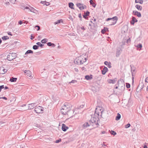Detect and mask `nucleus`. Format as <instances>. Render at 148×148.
Returning <instances> with one entry per match:
<instances>
[{"label": "nucleus", "instance_id": "a878e982", "mask_svg": "<svg viewBox=\"0 0 148 148\" xmlns=\"http://www.w3.org/2000/svg\"><path fill=\"white\" fill-rule=\"evenodd\" d=\"M135 7L138 10H141L142 9V7L141 6L139 5H136Z\"/></svg>", "mask_w": 148, "mask_h": 148}, {"label": "nucleus", "instance_id": "e2e57ef3", "mask_svg": "<svg viewBox=\"0 0 148 148\" xmlns=\"http://www.w3.org/2000/svg\"><path fill=\"white\" fill-rule=\"evenodd\" d=\"M104 64L106 65H108V64H108V62L107 61H105V62H104Z\"/></svg>", "mask_w": 148, "mask_h": 148}, {"label": "nucleus", "instance_id": "e433bc0d", "mask_svg": "<svg viewBox=\"0 0 148 148\" xmlns=\"http://www.w3.org/2000/svg\"><path fill=\"white\" fill-rule=\"evenodd\" d=\"M110 133L112 135H113L114 136L116 135V133L115 132L112 130L111 131Z\"/></svg>", "mask_w": 148, "mask_h": 148}, {"label": "nucleus", "instance_id": "393cba45", "mask_svg": "<svg viewBox=\"0 0 148 148\" xmlns=\"http://www.w3.org/2000/svg\"><path fill=\"white\" fill-rule=\"evenodd\" d=\"M90 4L93 7H95L96 4L93 2V1H92V0H90Z\"/></svg>", "mask_w": 148, "mask_h": 148}, {"label": "nucleus", "instance_id": "b1692460", "mask_svg": "<svg viewBox=\"0 0 148 148\" xmlns=\"http://www.w3.org/2000/svg\"><path fill=\"white\" fill-rule=\"evenodd\" d=\"M81 56V61H82V63H81V64H83L85 62H86L87 60V58H84V59L82 58V56Z\"/></svg>", "mask_w": 148, "mask_h": 148}, {"label": "nucleus", "instance_id": "603ef678", "mask_svg": "<svg viewBox=\"0 0 148 148\" xmlns=\"http://www.w3.org/2000/svg\"><path fill=\"white\" fill-rule=\"evenodd\" d=\"M47 44V45L49 46H51L52 45V43L51 42H48Z\"/></svg>", "mask_w": 148, "mask_h": 148}, {"label": "nucleus", "instance_id": "9b49d317", "mask_svg": "<svg viewBox=\"0 0 148 148\" xmlns=\"http://www.w3.org/2000/svg\"><path fill=\"white\" fill-rule=\"evenodd\" d=\"M117 78H115L113 79H108L107 80V82L110 84H115L117 81Z\"/></svg>", "mask_w": 148, "mask_h": 148}, {"label": "nucleus", "instance_id": "f8f14e48", "mask_svg": "<svg viewBox=\"0 0 148 148\" xmlns=\"http://www.w3.org/2000/svg\"><path fill=\"white\" fill-rule=\"evenodd\" d=\"M7 71V70L5 69L3 67H1L0 68V74H4Z\"/></svg>", "mask_w": 148, "mask_h": 148}, {"label": "nucleus", "instance_id": "7ed1b4c3", "mask_svg": "<svg viewBox=\"0 0 148 148\" xmlns=\"http://www.w3.org/2000/svg\"><path fill=\"white\" fill-rule=\"evenodd\" d=\"M103 112V110H101L99 107L96 108L95 111L94 116H98L100 115L101 116V114Z\"/></svg>", "mask_w": 148, "mask_h": 148}, {"label": "nucleus", "instance_id": "a18cd8bd", "mask_svg": "<svg viewBox=\"0 0 148 148\" xmlns=\"http://www.w3.org/2000/svg\"><path fill=\"white\" fill-rule=\"evenodd\" d=\"M126 86L127 88H129L130 87V85L129 83H126Z\"/></svg>", "mask_w": 148, "mask_h": 148}, {"label": "nucleus", "instance_id": "6e6552de", "mask_svg": "<svg viewBox=\"0 0 148 148\" xmlns=\"http://www.w3.org/2000/svg\"><path fill=\"white\" fill-rule=\"evenodd\" d=\"M75 63L78 64H81V56H80L78 58H76L74 61Z\"/></svg>", "mask_w": 148, "mask_h": 148}, {"label": "nucleus", "instance_id": "1a4fd4ad", "mask_svg": "<svg viewBox=\"0 0 148 148\" xmlns=\"http://www.w3.org/2000/svg\"><path fill=\"white\" fill-rule=\"evenodd\" d=\"M90 125H91V123H89V121L88 122H87L85 123L82 125V127L83 129H85Z\"/></svg>", "mask_w": 148, "mask_h": 148}, {"label": "nucleus", "instance_id": "49530a36", "mask_svg": "<svg viewBox=\"0 0 148 148\" xmlns=\"http://www.w3.org/2000/svg\"><path fill=\"white\" fill-rule=\"evenodd\" d=\"M4 88V86L3 85L0 86V92L1 91V89H2Z\"/></svg>", "mask_w": 148, "mask_h": 148}, {"label": "nucleus", "instance_id": "412c9836", "mask_svg": "<svg viewBox=\"0 0 148 148\" xmlns=\"http://www.w3.org/2000/svg\"><path fill=\"white\" fill-rule=\"evenodd\" d=\"M107 31H108V29L106 27H104V28L101 30V32L102 34H104Z\"/></svg>", "mask_w": 148, "mask_h": 148}, {"label": "nucleus", "instance_id": "c03bdc74", "mask_svg": "<svg viewBox=\"0 0 148 148\" xmlns=\"http://www.w3.org/2000/svg\"><path fill=\"white\" fill-rule=\"evenodd\" d=\"M36 27L38 28L37 29V31L39 30L40 29V27L38 25H36L35 27V28L36 29Z\"/></svg>", "mask_w": 148, "mask_h": 148}, {"label": "nucleus", "instance_id": "423d86ee", "mask_svg": "<svg viewBox=\"0 0 148 148\" xmlns=\"http://www.w3.org/2000/svg\"><path fill=\"white\" fill-rule=\"evenodd\" d=\"M69 111L67 110L65 106H64L62 107V109H61V112L63 114L66 115L67 112Z\"/></svg>", "mask_w": 148, "mask_h": 148}, {"label": "nucleus", "instance_id": "37998d69", "mask_svg": "<svg viewBox=\"0 0 148 148\" xmlns=\"http://www.w3.org/2000/svg\"><path fill=\"white\" fill-rule=\"evenodd\" d=\"M16 0H10V1L11 3H12L13 4L15 3V2H16Z\"/></svg>", "mask_w": 148, "mask_h": 148}, {"label": "nucleus", "instance_id": "f704fd0d", "mask_svg": "<svg viewBox=\"0 0 148 148\" xmlns=\"http://www.w3.org/2000/svg\"><path fill=\"white\" fill-rule=\"evenodd\" d=\"M33 49L34 50H36L38 49V46L37 45H34L33 46Z\"/></svg>", "mask_w": 148, "mask_h": 148}, {"label": "nucleus", "instance_id": "a211bd4d", "mask_svg": "<svg viewBox=\"0 0 148 148\" xmlns=\"http://www.w3.org/2000/svg\"><path fill=\"white\" fill-rule=\"evenodd\" d=\"M85 78L87 80H90L92 78V75H86L85 76Z\"/></svg>", "mask_w": 148, "mask_h": 148}, {"label": "nucleus", "instance_id": "bf43d9fd", "mask_svg": "<svg viewBox=\"0 0 148 148\" xmlns=\"http://www.w3.org/2000/svg\"><path fill=\"white\" fill-rule=\"evenodd\" d=\"M138 12L137 11H133V13L135 15H136L137 13V12Z\"/></svg>", "mask_w": 148, "mask_h": 148}, {"label": "nucleus", "instance_id": "aec40b11", "mask_svg": "<svg viewBox=\"0 0 148 148\" xmlns=\"http://www.w3.org/2000/svg\"><path fill=\"white\" fill-rule=\"evenodd\" d=\"M17 80V78L14 77H12L10 78V81L11 82H16Z\"/></svg>", "mask_w": 148, "mask_h": 148}, {"label": "nucleus", "instance_id": "de8ad7c7", "mask_svg": "<svg viewBox=\"0 0 148 148\" xmlns=\"http://www.w3.org/2000/svg\"><path fill=\"white\" fill-rule=\"evenodd\" d=\"M130 126V124L129 123L125 125V127L127 128L129 127Z\"/></svg>", "mask_w": 148, "mask_h": 148}, {"label": "nucleus", "instance_id": "6e6d98bb", "mask_svg": "<svg viewBox=\"0 0 148 148\" xmlns=\"http://www.w3.org/2000/svg\"><path fill=\"white\" fill-rule=\"evenodd\" d=\"M108 67L109 68H110L111 67V63H109V64H108Z\"/></svg>", "mask_w": 148, "mask_h": 148}, {"label": "nucleus", "instance_id": "c756f323", "mask_svg": "<svg viewBox=\"0 0 148 148\" xmlns=\"http://www.w3.org/2000/svg\"><path fill=\"white\" fill-rule=\"evenodd\" d=\"M33 53V51L31 50H27L26 52V53H25V55H26V54H28V53Z\"/></svg>", "mask_w": 148, "mask_h": 148}, {"label": "nucleus", "instance_id": "58836bf2", "mask_svg": "<svg viewBox=\"0 0 148 148\" xmlns=\"http://www.w3.org/2000/svg\"><path fill=\"white\" fill-rule=\"evenodd\" d=\"M138 48H141L142 47V44L140 43L138 45H137V46H136Z\"/></svg>", "mask_w": 148, "mask_h": 148}, {"label": "nucleus", "instance_id": "a19ab883", "mask_svg": "<svg viewBox=\"0 0 148 148\" xmlns=\"http://www.w3.org/2000/svg\"><path fill=\"white\" fill-rule=\"evenodd\" d=\"M137 13L136 14V15L138 17H140L141 16V14L139 12H137Z\"/></svg>", "mask_w": 148, "mask_h": 148}, {"label": "nucleus", "instance_id": "9d476101", "mask_svg": "<svg viewBox=\"0 0 148 148\" xmlns=\"http://www.w3.org/2000/svg\"><path fill=\"white\" fill-rule=\"evenodd\" d=\"M64 106H65L66 108L69 111L71 110V108L72 107L71 105L68 103H65L64 104Z\"/></svg>", "mask_w": 148, "mask_h": 148}, {"label": "nucleus", "instance_id": "09e8293b", "mask_svg": "<svg viewBox=\"0 0 148 148\" xmlns=\"http://www.w3.org/2000/svg\"><path fill=\"white\" fill-rule=\"evenodd\" d=\"M77 82V81L75 80H72L71 82L69 83H75V82Z\"/></svg>", "mask_w": 148, "mask_h": 148}, {"label": "nucleus", "instance_id": "72a5a7b5", "mask_svg": "<svg viewBox=\"0 0 148 148\" xmlns=\"http://www.w3.org/2000/svg\"><path fill=\"white\" fill-rule=\"evenodd\" d=\"M36 44L38 45L39 47H42L44 45L43 44H41L40 42H38L36 43Z\"/></svg>", "mask_w": 148, "mask_h": 148}, {"label": "nucleus", "instance_id": "8fccbe9b", "mask_svg": "<svg viewBox=\"0 0 148 148\" xmlns=\"http://www.w3.org/2000/svg\"><path fill=\"white\" fill-rule=\"evenodd\" d=\"M130 38H129L127 40V43L128 44L130 42Z\"/></svg>", "mask_w": 148, "mask_h": 148}, {"label": "nucleus", "instance_id": "4be33fe9", "mask_svg": "<svg viewBox=\"0 0 148 148\" xmlns=\"http://www.w3.org/2000/svg\"><path fill=\"white\" fill-rule=\"evenodd\" d=\"M25 9H29V10L30 11L33 12H34V11L35 10V9H34L33 8H30L29 9V8L28 7H25Z\"/></svg>", "mask_w": 148, "mask_h": 148}, {"label": "nucleus", "instance_id": "5701e85b", "mask_svg": "<svg viewBox=\"0 0 148 148\" xmlns=\"http://www.w3.org/2000/svg\"><path fill=\"white\" fill-rule=\"evenodd\" d=\"M74 5L73 3L70 2L69 3V6L71 9H74V8L73 7Z\"/></svg>", "mask_w": 148, "mask_h": 148}, {"label": "nucleus", "instance_id": "dca6fc26", "mask_svg": "<svg viewBox=\"0 0 148 148\" xmlns=\"http://www.w3.org/2000/svg\"><path fill=\"white\" fill-rule=\"evenodd\" d=\"M89 14L90 12L88 11H87L86 12L84 13V14L83 15V17L84 18L87 19V17L89 15Z\"/></svg>", "mask_w": 148, "mask_h": 148}, {"label": "nucleus", "instance_id": "f257e3e1", "mask_svg": "<svg viewBox=\"0 0 148 148\" xmlns=\"http://www.w3.org/2000/svg\"><path fill=\"white\" fill-rule=\"evenodd\" d=\"M99 120V119L97 116H94L89 121V123H91L92 126L95 127L97 126L98 125V121Z\"/></svg>", "mask_w": 148, "mask_h": 148}, {"label": "nucleus", "instance_id": "69168bd1", "mask_svg": "<svg viewBox=\"0 0 148 148\" xmlns=\"http://www.w3.org/2000/svg\"><path fill=\"white\" fill-rule=\"evenodd\" d=\"M56 45L53 43H52V45L51 46L52 47H54Z\"/></svg>", "mask_w": 148, "mask_h": 148}, {"label": "nucleus", "instance_id": "f3484780", "mask_svg": "<svg viewBox=\"0 0 148 148\" xmlns=\"http://www.w3.org/2000/svg\"><path fill=\"white\" fill-rule=\"evenodd\" d=\"M108 70V68L106 67H104L103 70H101L102 74H105Z\"/></svg>", "mask_w": 148, "mask_h": 148}, {"label": "nucleus", "instance_id": "5fc2aeb1", "mask_svg": "<svg viewBox=\"0 0 148 148\" xmlns=\"http://www.w3.org/2000/svg\"><path fill=\"white\" fill-rule=\"evenodd\" d=\"M3 99L5 100H7V98L6 97H0V99Z\"/></svg>", "mask_w": 148, "mask_h": 148}, {"label": "nucleus", "instance_id": "7c9ffc66", "mask_svg": "<svg viewBox=\"0 0 148 148\" xmlns=\"http://www.w3.org/2000/svg\"><path fill=\"white\" fill-rule=\"evenodd\" d=\"M24 73H26V74H31L32 73L31 71L29 70H26L23 71Z\"/></svg>", "mask_w": 148, "mask_h": 148}, {"label": "nucleus", "instance_id": "ddd939ff", "mask_svg": "<svg viewBox=\"0 0 148 148\" xmlns=\"http://www.w3.org/2000/svg\"><path fill=\"white\" fill-rule=\"evenodd\" d=\"M138 21L136 18L134 17H132V20L130 21L131 24L134 25L135 22H137Z\"/></svg>", "mask_w": 148, "mask_h": 148}, {"label": "nucleus", "instance_id": "0eeeda50", "mask_svg": "<svg viewBox=\"0 0 148 148\" xmlns=\"http://www.w3.org/2000/svg\"><path fill=\"white\" fill-rule=\"evenodd\" d=\"M77 6L78 7L80 10H82L86 8V6L83 4L77 3L76 4Z\"/></svg>", "mask_w": 148, "mask_h": 148}, {"label": "nucleus", "instance_id": "3c124183", "mask_svg": "<svg viewBox=\"0 0 148 148\" xmlns=\"http://www.w3.org/2000/svg\"><path fill=\"white\" fill-rule=\"evenodd\" d=\"M61 141V139H60L58 140H57L56 141V143H58Z\"/></svg>", "mask_w": 148, "mask_h": 148}, {"label": "nucleus", "instance_id": "864d4df0", "mask_svg": "<svg viewBox=\"0 0 148 148\" xmlns=\"http://www.w3.org/2000/svg\"><path fill=\"white\" fill-rule=\"evenodd\" d=\"M78 16L80 18V20H82V17L81 14H79Z\"/></svg>", "mask_w": 148, "mask_h": 148}, {"label": "nucleus", "instance_id": "0e129e2a", "mask_svg": "<svg viewBox=\"0 0 148 148\" xmlns=\"http://www.w3.org/2000/svg\"><path fill=\"white\" fill-rule=\"evenodd\" d=\"M84 107L83 105H82L80 106L79 108V109H81V108H83Z\"/></svg>", "mask_w": 148, "mask_h": 148}, {"label": "nucleus", "instance_id": "774afa93", "mask_svg": "<svg viewBox=\"0 0 148 148\" xmlns=\"http://www.w3.org/2000/svg\"><path fill=\"white\" fill-rule=\"evenodd\" d=\"M139 0H135V3H138L139 1Z\"/></svg>", "mask_w": 148, "mask_h": 148}, {"label": "nucleus", "instance_id": "052dcab7", "mask_svg": "<svg viewBox=\"0 0 148 148\" xmlns=\"http://www.w3.org/2000/svg\"><path fill=\"white\" fill-rule=\"evenodd\" d=\"M8 34L9 35H10V36H12V34L11 33V32H8Z\"/></svg>", "mask_w": 148, "mask_h": 148}, {"label": "nucleus", "instance_id": "ea45409f", "mask_svg": "<svg viewBox=\"0 0 148 148\" xmlns=\"http://www.w3.org/2000/svg\"><path fill=\"white\" fill-rule=\"evenodd\" d=\"M116 56L118 57L119 56L120 54V51L119 50H117L116 51Z\"/></svg>", "mask_w": 148, "mask_h": 148}, {"label": "nucleus", "instance_id": "39448f33", "mask_svg": "<svg viewBox=\"0 0 148 148\" xmlns=\"http://www.w3.org/2000/svg\"><path fill=\"white\" fill-rule=\"evenodd\" d=\"M43 108L40 106H36L34 109L35 111L37 113H40L43 111Z\"/></svg>", "mask_w": 148, "mask_h": 148}, {"label": "nucleus", "instance_id": "2f4dec72", "mask_svg": "<svg viewBox=\"0 0 148 148\" xmlns=\"http://www.w3.org/2000/svg\"><path fill=\"white\" fill-rule=\"evenodd\" d=\"M3 40H5L9 39V37L7 36H4L2 38Z\"/></svg>", "mask_w": 148, "mask_h": 148}, {"label": "nucleus", "instance_id": "20e7f679", "mask_svg": "<svg viewBox=\"0 0 148 148\" xmlns=\"http://www.w3.org/2000/svg\"><path fill=\"white\" fill-rule=\"evenodd\" d=\"M17 57L16 54L13 53H10L7 57L8 60L11 61L15 59Z\"/></svg>", "mask_w": 148, "mask_h": 148}, {"label": "nucleus", "instance_id": "338daca9", "mask_svg": "<svg viewBox=\"0 0 148 148\" xmlns=\"http://www.w3.org/2000/svg\"><path fill=\"white\" fill-rule=\"evenodd\" d=\"M18 23L20 24L21 25L23 23V22L21 21H19Z\"/></svg>", "mask_w": 148, "mask_h": 148}, {"label": "nucleus", "instance_id": "13d9d810", "mask_svg": "<svg viewBox=\"0 0 148 148\" xmlns=\"http://www.w3.org/2000/svg\"><path fill=\"white\" fill-rule=\"evenodd\" d=\"M139 1L138 3H139L140 4H142L143 3V0H139Z\"/></svg>", "mask_w": 148, "mask_h": 148}, {"label": "nucleus", "instance_id": "bb28decb", "mask_svg": "<svg viewBox=\"0 0 148 148\" xmlns=\"http://www.w3.org/2000/svg\"><path fill=\"white\" fill-rule=\"evenodd\" d=\"M121 117V115L119 113H118L117 116H116V120L117 121L119 120Z\"/></svg>", "mask_w": 148, "mask_h": 148}, {"label": "nucleus", "instance_id": "2eb2a0df", "mask_svg": "<svg viewBox=\"0 0 148 148\" xmlns=\"http://www.w3.org/2000/svg\"><path fill=\"white\" fill-rule=\"evenodd\" d=\"M62 129L63 131L65 132L67 129H68V127L66 126L65 124H63L62 125Z\"/></svg>", "mask_w": 148, "mask_h": 148}, {"label": "nucleus", "instance_id": "f03ea898", "mask_svg": "<svg viewBox=\"0 0 148 148\" xmlns=\"http://www.w3.org/2000/svg\"><path fill=\"white\" fill-rule=\"evenodd\" d=\"M109 20L111 21V23L110 25H113L115 24L117 21L118 20V18L117 16H115L112 18H109L106 19V21H108Z\"/></svg>", "mask_w": 148, "mask_h": 148}, {"label": "nucleus", "instance_id": "473e14b6", "mask_svg": "<svg viewBox=\"0 0 148 148\" xmlns=\"http://www.w3.org/2000/svg\"><path fill=\"white\" fill-rule=\"evenodd\" d=\"M41 3H42L43 4H44V3H44L47 6H48L50 4L49 2H46V1H41Z\"/></svg>", "mask_w": 148, "mask_h": 148}, {"label": "nucleus", "instance_id": "6ab92c4d", "mask_svg": "<svg viewBox=\"0 0 148 148\" xmlns=\"http://www.w3.org/2000/svg\"><path fill=\"white\" fill-rule=\"evenodd\" d=\"M34 103H32L29 104V109H32L34 108Z\"/></svg>", "mask_w": 148, "mask_h": 148}, {"label": "nucleus", "instance_id": "c85d7f7f", "mask_svg": "<svg viewBox=\"0 0 148 148\" xmlns=\"http://www.w3.org/2000/svg\"><path fill=\"white\" fill-rule=\"evenodd\" d=\"M48 40L46 38H44L41 40V42L42 43H45L47 42Z\"/></svg>", "mask_w": 148, "mask_h": 148}, {"label": "nucleus", "instance_id": "4c0bfd02", "mask_svg": "<svg viewBox=\"0 0 148 148\" xmlns=\"http://www.w3.org/2000/svg\"><path fill=\"white\" fill-rule=\"evenodd\" d=\"M139 86H141V89H142L144 87V84L142 83L141 84H140L139 85Z\"/></svg>", "mask_w": 148, "mask_h": 148}, {"label": "nucleus", "instance_id": "4d7b16f0", "mask_svg": "<svg viewBox=\"0 0 148 148\" xmlns=\"http://www.w3.org/2000/svg\"><path fill=\"white\" fill-rule=\"evenodd\" d=\"M79 29H82V30H84L85 29L84 27H79Z\"/></svg>", "mask_w": 148, "mask_h": 148}, {"label": "nucleus", "instance_id": "79ce46f5", "mask_svg": "<svg viewBox=\"0 0 148 148\" xmlns=\"http://www.w3.org/2000/svg\"><path fill=\"white\" fill-rule=\"evenodd\" d=\"M34 75H28L27 76L29 77V79H31L33 77V76Z\"/></svg>", "mask_w": 148, "mask_h": 148}, {"label": "nucleus", "instance_id": "4468645a", "mask_svg": "<svg viewBox=\"0 0 148 148\" xmlns=\"http://www.w3.org/2000/svg\"><path fill=\"white\" fill-rule=\"evenodd\" d=\"M132 74L136 73V68L133 65H130Z\"/></svg>", "mask_w": 148, "mask_h": 148}, {"label": "nucleus", "instance_id": "680f3d73", "mask_svg": "<svg viewBox=\"0 0 148 148\" xmlns=\"http://www.w3.org/2000/svg\"><path fill=\"white\" fill-rule=\"evenodd\" d=\"M145 81L146 82H148V77H147L145 79Z\"/></svg>", "mask_w": 148, "mask_h": 148}, {"label": "nucleus", "instance_id": "cd10ccee", "mask_svg": "<svg viewBox=\"0 0 148 148\" xmlns=\"http://www.w3.org/2000/svg\"><path fill=\"white\" fill-rule=\"evenodd\" d=\"M61 22L62 23L63 22V20L62 19H61L59 20H58L56 22L54 23V24L55 25H56L57 24H58L59 23H60Z\"/></svg>", "mask_w": 148, "mask_h": 148}, {"label": "nucleus", "instance_id": "c9c22d12", "mask_svg": "<svg viewBox=\"0 0 148 148\" xmlns=\"http://www.w3.org/2000/svg\"><path fill=\"white\" fill-rule=\"evenodd\" d=\"M123 79H120V80H119L117 82V84L118 85H119V84L121 83V84L122 83L123 84Z\"/></svg>", "mask_w": 148, "mask_h": 148}]
</instances>
